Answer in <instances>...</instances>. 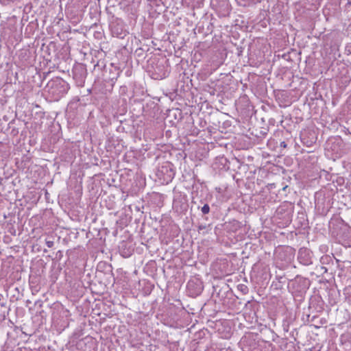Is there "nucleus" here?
<instances>
[{"mask_svg": "<svg viewBox=\"0 0 351 351\" xmlns=\"http://www.w3.org/2000/svg\"><path fill=\"white\" fill-rule=\"evenodd\" d=\"M69 84L60 77H56L48 82L45 90L49 94L52 99L59 100L69 90Z\"/></svg>", "mask_w": 351, "mask_h": 351, "instance_id": "f257e3e1", "label": "nucleus"}, {"mask_svg": "<svg viewBox=\"0 0 351 351\" xmlns=\"http://www.w3.org/2000/svg\"><path fill=\"white\" fill-rule=\"evenodd\" d=\"M203 214H208L210 212V207L208 204H204L201 209Z\"/></svg>", "mask_w": 351, "mask_h": 351, "instance_id": "6e6552de", "label": "nucleus"}, {"mask_svg": "<svg viewBox=\"0 0 351 351\" xmlns=\"http://www.w3.org/2000/svg\"><path fill=\"white\" fill-rule=\"evenodd\" d=\"M343 143L339 138H330L329 139L326 144L325 149L329 152L331 151V157L334 159L340 158L343 154V151L342 149Z\"/></svg>", "mask_w": 351, "mask_h": 351, "instance_id": "7ed1b4c3", "label": "nucleus"}, {"mask_svg": "<svg viewBox=\"0 0 351 351\" xmlns=\"http://www.w3.org/2000/svg\"><path fill=\"white\" fill-rule=\"evenodd\" d=\"M241 343L244 351H265V342L259 339H256L253 337H245Z\"/></svg>", "mask_w": 351, "mask_h": 351, "instance_id": "f03ea898", "label": "nucleus"}, {"mask_svg": "<svg viewBox=\"0 0 351 351\" xmlns=\"http://www.w3.org/2000/svg\"><path fill=\"white\" fill-rule=\"evenodd\" d=\"M298 259L301 264L309 265L313 263V253L307 248H300L298 252Z\"/></svg>", "mask_w": 351, "mask_h": 351, "instance_id": "39448f33", "label": "nucleus"}, {"mask_svg": "<svg viewBox=\"0 0 351 351\" xmlns=\"http://www.w3.org/2000/svg\"><path fill=\"white\" fill-rule=\"evenodd\" d=\"M161 78H163V77H166V73H164L162 75H160V76Z\"/></svg>", "mask_w": 351, "mask_h": 351, "instance_id": "f8f14e48", "label": "nucleus"}, {"mask_svg": "<svg viewBox=\"0 0 351 351\" xmlns=\"http://www.w3.org/2000/svg\"><path fill=\"white\" fill-rule=\"evenodd\" d=\"M158 177L162 181L163 183L168 184L172 181L175 176V171L173 169L171 164L162 165L158 170L157 173Z\"/></svg>", "mask_w": 351, "mask_h": 351, "instance_id": "20e7f679", "label": "nucleus"}, {"mask_svg": "<svg viewBox=\"0 0 351 351\" xmlns=\"http://www.w3.org/2000/svg\"><path fill=\"white\" fill-rule=\"evenodd\" d=\"M281 146L283 147H286V143L285 142H282L281 143Z\"/></svg>", "mask_w": 351, "mask_h": 351, "instance_id": "9b49d317", "label": "nucleus"}, {"mask_svg": "<svg viewBox=\"0 0 351 351\" xmlns=\"http://www.w3.org/2000/svg\"><path fill=\"white\" fill-rule=\"evenodd\" d=\"M45 243H46L47 246L49 248L52 247L54 245V242L51 240H46Z\"/></svg>", "mask_w": 351, "mask_h": 351, "instance_id": "1a4fd4ad", "label": "nucleus"}, {"mask_svg": "<svg viewBox=\"0 0 351 351\" xmlns=\"http://www.w3.org/2000/svg\"><path fill=\"white\" fill-rule=\"evenodd\" d=\"M85 349L84 351H96L97 345L96 341L90 337H86L84 339Z\"/></svg>", "mask_w": 351, "mask_h": 351, "instance_id": "0eeeda50", "label": "nucleus"}, {"mask_svg": "<svg viewBox=\"0 0 351 351\" xmlns=\"http://www.w3.org/2000/svg\"><path fill=\"white\" fill-rule=\"evenodd\" d=\"M187 289L190 295L195 297L201 293L203 287L199 282H195L194 280H190L187 283Z\"/></svg>", "mask_w": 351, "mask_h": 351, "instance_id": "423d86ee", "label": "nucleus"}, {"mask_svg": "<svg viewBox=\"0 0 351 351\" xmlns=\"http://www.w3.org/2000/svg\"><path fill=\"white\" fill-rule=\"evenodd\" d=\"M230 336V333H229V332H228L227 334H226V335H224V337H223L227 339V338H228Z\"/></svg>", "mask_w": 351, "mask_h": 351, "instance_id": "9d476101", "label": "nucleus"}]
</instances>
